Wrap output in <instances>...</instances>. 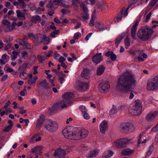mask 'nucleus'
Instances as JSON below:
<instances>
[{"instance_id":"f257e3e1","label":"nucleus","mask_w":158,"mask_h":158,"mask_svg":"<svg viewBox=\"0 0 158 158\" xmlns=\"http://www.w3.org/2000/svg\"><path fill=\"white\" fill-rule=\"evenodd\" d=\"M136 85L135 76L129 72L121 76L118 80L117 89L120 91H127L133 89Z\"/></svg>"},{"instance_id":"f03ea898","label":"nucleus","mask_w":158,"mask_h":158,"mask_svg":"<svg viewBox=\"0 0 158 158\" xmlns=\"http://www.w3.org/2000/svg\"><path fill=\"white\" fill-rule=\"evenodd\" d=\"M158 27L157 25H152L151 27L148 26L142 27L139 29L137 35V37L142 41H147L151 38L154 31L152 28H154Z\"/></svg>"},{"instance_id":"7ed1b4c3","label":"nucleus","mask_w":158,"mask_h":158,"mask_svg":"<svg viewBox=\"0 0 158 158\" xmlns=\"http://www.w3.org/2000/svg\"><path fill=\"white\" fill-rule=\"evenodd\" d=\"M62 132L65 137L67 139L73 140H79L81 139L79 130L77 128H66L63 130Z\"/></svg>"},{"instance_id":"20e7f679","label":"nucleus","mask_w":158,"mask_h":158,"mask_svg":"<svg viewBox=\"0 0 158 158\" xmlns=\"http://www.w3.org/2000/svg\"><path fill=\"white\" fill-rule=\"evenodd\" d=\"M141 110L142 106L141 102L137 100L135 102L134 106L132 108H130L128 112L133 115L138 116L141 114Z\"/></svg>"},{"instance_id":"39448f33","label":"nucleus","mask_w":158,"mask_h":158,"mask_svg":"<svg viewBox=\"0 0 158 158\" xmlns=\"http://www.w3.org/2000/svg\"><path fill=\"white\" fill-rule=\"evenodd\" d=\"M147 89L150 91L158 89V75L155 76L150 81H148L147 84Z\"/></svg>"},{"instance_id":"423d86ee","label":"nucleus","mask_w":158,"mask_h":158,"mask_svg":"<svg viewBox=\"0 0 158 158\" xmlns=\"http://www.w3.org/2000/svg\"><path fill=\"white\" fill-rule=\"evenodd\" d=\"M120 130L124 133L132 132L135 128L133 125L130 123H125L121 124L120 126Z\"/></svg>"},{"instance_id":"0eeeda50","label":"nucleus","mask_w":158,"mask_h":158,"mask_svg":"<svg viewBox=\"0 0 158 158\" xmlns=\"http://www.w3.org/2000/svg\"><path fill=\"white\" fill-rule=\"evenodd\" d=\"M2 24L6 26L4 31L5 32H10L13 30L16 25V23L15 22H13L10 24V22L7 20H3L1 22Z\"/></svg>"},{"instance_id":"6e6552de","label":"nucleus","mask_w":158,"mask_h":158,"mask_svg":"<svg viewBox=\"0 0 158 158\" xmlns=\"http://www.w3.org/2000/svg\"><path fill=\"white\" fill-rule=\"evenodd\" d=\"M44 127L48 131L53 132L57 129L58 124L56 122L49 120L47 123L44 125Z\"/></svg>"},{"instance_id":"1a4fd4ad","label":"nucleus","mask_w":158,"mask_h":158,"mask_svg":"<svg viewBox=\"0 0 158 158\" xmlns=\"http://www.w3.org/2000/svg\"><path fill=\"white\" fill-rule=\"evenodd\" d=\"M110 86L109 82L107 81H102L100 83L98 88L100 91L102 93H106L109 90Z\"/></svg>"},{"instance_id":"9d476101","label":"nucleus","mask_w":158,"mask_h":158,"mask_svg":"<svg viewBox=\"0 0 158 158\" xmlns=\"http://www.w3.org/2000/svg\"><path fill=\"white\" fill-rule=\"evenodd\" d=\"M77 86L75 88L77 90L83 91H85L88 88L89 85L86 83L78 81L77 82Z\"/></svg>"},{"instance_id":"9b49d317","label":"nucleus","mask_w":158,"mask_h":158,"mask_svg":"<svg viewBox=\"0 0 158 158\" xmlns=\"http://www.w3.org/2000/svg\"><path fill=\"white\" fill-rule=\"evenodd\" d=\"M129 142V140L126 138H123L114 142L116 146L119 148L125 147Z\"/></svg>"},{"instance_id":"f8f14e48","label":"nucleus","mask_w":158,"mask_h":158,"mask_svg":"<svg viewBox=\"0 0 158 158\" xmlns=\"http://www.w3.org/2000/svg\"><path fill=\"white\" fill-rule=\"evenodd\" d=\"M66 154L65 151L64 149L58 148L55 151L53 156L56 158H65Z\"/></svg>"},{"instance_id":"ddd939ff","label":"nucleus","mask_w":158,"mask_h":158,"mask_svg":"<svg viewBox=\"0 0 158 158\" xmlns=\"http://www.w3.org/2000/svg\"><path fill=\"white\" fill-rule=\"evenodd\" d=\"M72 102L70 101H67L66 100H64L61 101L59 103L55 104L54 106L55 107H61L62 108H65L67 107L66 104L68 105L71 104Z\"/></svg>"},{"instance_id":"4468645a","label":"nucleus","mask_w":158,"mask_h":158,"mask_svg":"<svg viewBox=\"0 0 158 158\" xmlns=\"http://www.w3.org/2000/svg\"><path fill=\"white\" fill-rule=\"evenodd\" d=\"M102 53H97L93 56L92 57V61L96 64L100 63L102 60Z\"/></svg>"},{"instance_id":"2eb2a0df","label":"nucleus","mask_w":158,"mask_h":158,"mask_svg":"<svg viewBox=\"0 0 158 158\" xmlns=\"http://www.w3.org/2000/svg\"><path fill=\"white\" fill-rule=\"evenodd\" d=\"M108 128L107 122L104 121L102 122L100 126V132L102 134H104Z\"/></svg>"},{"instance_id":"dca6fc26","label":"nucleus","mask_w":158,"mask_h":158,"mask_svg":"<svg viewBox=\"0 0 158 158\" xmlns=\"http://www.w3.org/2000/svg\"><path fill=\"white\" fill-rule=\"evenodd\" d=\"M139 22V21H136L135 23L133 25L131 29V36L134 39H135V36L136 35L137 27L138 25Z\"/></svg>"},{"instance_id":"f3484780","label":"nucleus","mask_w":158,"mask_h":158,"mask_svg":"<svg viewBox=\"0 0 158 158\" xmlns=\"http://www.w3.org/2000/svg\"><path fill=\"white\" fill-rule=\"evenodd\" d=\"M90 70L87 68L84 69L82 71L81 75L85 79H88L90 77Z\"/></svg>"},{"instance_id":"a211bd4d","label":"nucleus","mask_w":158,"mask_h":158,"mask_svg":"<svg viewBox=\"0 0 158 158\" xmlns=\"http://www.w3.org/2000/svg\"><path fill=\"white\" fill-rule=\"evenodd\" d=\"M45 120L44 116L43 115H40L38 119L36 127L37 128H40L43 125Z\"/></svg>"},{"instance_id":"6ab92c4d","label":"nucleus","mask_w":158,"mask_h":158,"mask_svg":"<svg viewBox=\"0 0 158 158\" xmlns=\"http://www.w3.org/2000/svg\"><path fill=\"white\" fill-rule=\"evenodd\" d=\"M125 35V34L124 33H123L121 34H120L119 35L115 40V44L116 46V47L117 48L118 47V46L120 43L121 42V41L122 40L124 37Z\"/></svg>"},{"instance_id":"aec40b11","label":"nucleus","mask_w":158,"mask_h":158,"mask_svg":"<svg viewBox=\"0 0 158 158\" xmlns=\"http://www.w3.org/2000/svg\"><path fill=\"white\" fill-rule=\"evenodd\" d=\"M79 130V134L81 136V139L84 138H86L88 134V131L84 129H81V128H78Z\"/></svg>"},{"instance_id":"412c9836","label":"nucleus","mask_w":158,"mask_h":158,"mask_svg":"<svg viewBox=\"0 0 158 158\" xmlns=\"http://www.w3.org/2000/svg\"><path fill=\"white\" fill-rule=\"evenodd\" d=\"M89 18V15L88 12H83L80 15L79 19L81 20L84 22L88 20Z\"/></svg>"},{"instance_id":"4be33fe9","label":"nucleus","mask_w":158,"mask_h":158,"mask_svg":"<svg viewBox=\"0 0 158 158\" xmlns=\"http://www.w3.org/2000/svg\"><path fill=\"white\" fill-rule=\"evenodd\" d=\"M143 134L144 133L142 132L139 135L138 140L137 142L138 146H139L140 143H144L147 140L145 136H143L142 137V136Z\"/></svg>"},{"instance_id":"5701e85b","label":"nucleus","mask_w":158,"mask_h":158,"mask_svg":"<svg viewBox=\"0 0 158 158\" xmlns=\"http://www.w3.org/2000/svg\"><path fill=\"white\" fill-rule=\"evenodd\" d=\"M39 85L45 89H50V86L49 84L45 80H44L39 83Z\"/></svg>"},{"instance_id":"b1692460","label":"nucleus","mask_w":158,"mask_h":158,"mask_svg":"<svg viewBox=\"0 0 158 158\" xmlns=\"http://www.w3.org/2000/svg\"><path fill=\"white\" fill-rule=\"evenodd\" d=\"M105 56L108 57H110L112 61H115L116 58V56L112 51H110L105 53Z\"/></svg>"},{"instance_id":"393cba45","label":"nucleus","mask_w":158,"mask_h":158,"mask_svg":"<svg viewBox=\"0 0 158 158\" xmlns=\"http://www.w3.org/2000/svg\"><path fill=\"white\" fill-rule=\"evenodd\" d=\"M155 116V113L151 112L147 115L146 118L148 121H151L154 119Z\"/></svg>"},{"instance_id":"a878e982","label":"nucleus","mask_w":158,"mask_h":158,"mask_svg":"<svg viewBox=\"0 0 158 158\" xmlns=\"http://www.w3.org/2000/svg\"><path fill=\"white\" fill-rule=\"evenodd\" d=\"M105 67L103 65H100L97 69V74L99 75H101L104 72Z\"/></svg>"},{"instance_id":"bb28decb","label":"nucleus","mask_w":158,"mask_h":158,"mask_svg":"<svg viewBox=\"0 0 158 158\" xmlns=\"http://www.w3.org/2000/svg\"><path fill=\"white\" fill-rule=\"evenodd\" d=\"M73 95L74 94L73 93L67 92L62 95V97L65 100H68L73 98Z\"/></svg>"},{"instance_id":"cd10ccee","label":"nucleus","mask_w":158,"mask_h":158,"mask_svg":"<svg viewBox=\"0 0 158 158\" xmlns=\"http://www.w3.org/2000/svg\"><path fill=\"white\" fill-rule=\"evenodd\" d=\"M58 4L56 3H51L47 5L46 6L48 8H50L51 10H54L58 6Z\"/></svg>"},{"instance_id":"c85d7f7f","label":"nucleus","mask_w":158,"mask_h":158,"mask_svg":"<svg viewBox=\"0 0 158 158\" xmlns=\"http://www.w3.org/2000/svg\"><path fill=\"white\" fill-rule=\"evenodd\" d=\"M133 151V150H131L130 149H126L122 151L121 154L123 156L131 155Z\"/></svg>"},{"instance_id":"c756f323","label":"nucleus","mask_w":158,"mask_h":158,"mask_svg":"<svg viewBox=\"0 0 158 158\" xmlns=\"http://www.w3.org/2000/svg\"><path fill=\"white\" fill-rule=\"evenodd\" d=\"M118 111V109L116 107H113L110 111L109 114L111 118L114 117Z\"/></svg>"},{"instance_id":"7c9ffc66","label":"nucleus","mask_w":158,"mask_h":158,"mask_svg":"<svg viewBox=\"0 0 158 158\" xmlns=\"http://www.w3.org/2000/svg\"><path fill=\"white\" fill-rule=\"evenodd\" d=\"M113 152L111 150H108L107 153H104L102 155L103 158H108L112 156Z\"/></svg>"},{"instance_id":"2f4dec72","label":"nucleus","mask_w":158,"mask_h":158,"mask_svg":"<svg viewBox=\"0 0 158 158\" xmlns=\"http://www.w3.org/2000/svg\"><path fill=\"white\" fill-rule=\"evenodd\" d=\"M50 39L48 37L45 35H44L42 38L41 43L43 42L45 44H47L50 42Z\"/></svg>"},{"instance_id":"473e14b6","label":"nucleus","mask_w":158,"mask_h":158,"mask_svg":"<svg viewBox=\"0 0 158 158\" xmlns=\"http://www.w3.org/2000/svg\"><path fill=\"white\" fill-rule=\"evenodd\" d=\"M27 63H24L19 67L18 70L19 72H24L27 69Z\"/></svg>"},{"instance_id":"72a5a7b5","label":"nucleus","mask_w":158,"mask_h":158,"mask_svg":"<svg viewBox=\"0 0 158 158\" xmlns=\"http://www.w3.org/2000/svg\"><path fill=\"white\" fill-rule=\"evenodd\" d=\"M37 79V77L35 76L33 79H29L27 81V83L30 85H32L33 84L35 83Z\"/></svg>"},{"instance_id":"f704fd0d","label":"nucleus","mask_w":158,"mask_h":158,"mask_svg":"<svg viewBox=\"0 0 158 158\" xmlns=\"http://www.w3.org/2000/svg\"><path fill=\"white\" fill-rule=\"evenodd\" d=\"M98 152L95 150H94L90 152V154L88 156L89 158H93L95 157L98 154Z\"/></svg>"},{"instance_id":"c9c22d12","label":"nucleus","mask_w":158,"mask_h":158,"mask_svg":"<svg viewBox=\"0 0 158 158\" xmlns=\"http://www.w3.org/2000/svg\"><path fill=\"white\" fill-rule=\"evenodd\" d=\"M40 17L38 15L33 16L31 19V21L34 23L40 20Z\"/></svg>"},{"instance_id":"e433bc0d","label":"nucleus","mask_w":158,"mask_h":158,"mask_svg":"<svg viewBox=\"0 0 158 158\" xmlns=\"http://www.w3.org/2000/svg\"><path fill=\"white\" fill-rule=\"evenodd\" d=\"M21 73L19 75V77L20 78L23 79H26L27 78L28 76L26 73L24 72H21Z\"/></svg>"},{"instance_id":"4c0bfd02","label":"nucleus","mask_w":158,"mask_h":158,"mask_svg":"<svg viewBox=\"0 0 158 158\" xmlns=\"http://www.w3.org/2000/svg\"><path fill=\"white\" fill-rule=\"evenodd\" d=\"M31 150L32 153H38V152L40 151V148L39 146H37L32 148Z\"/></svg>"},{"instance_id":"58836bf2","label":"nucleus","mask_w":158,"mask_h":158,"mask_svg":"<svg viewBox=\"0 0 158 158\" xmlns=\"http://www.w3.org/2000/svg\"><path fill=\"white\" fill-rule=\"evenodd\" d=\"M80 7L82 9L84 12H88V9L84 3L82 2L80 4Z\"/></svg>"},{"instance_id":"ea45409f","label":"nucleus","mask_w":158,"mask_h":158,"mask_svg":"<svg viewBox=\"0 0 158 158\" xmlns=\"http://www.w3.org/2000/svg\"><path fill=\"white\" fill-rule=\"evenodd\" d=\"M81 0H72V4L74 6V8L77 10L78 8V6L77 5V2L80 3Z\"/></svg>"},{"instance_id":"a19ab883","label":"nucleus","mask_w":158,"mask_h":158,"mask_svg":"<svg viewBox=\"0 0 158 158\" xmlns=\"http://www.w3.org/2000/svg\"><path fill=\"white\" fill-rule=\"evenodd\" d=\"M40 35L37 34L35 36H34V37L32 38V40L35 43H38L39 42V39L40 38Z\"/></svg>"},{"instance_id":"79ce46f5","label":"nucleus","mask_w":158,"mask_h":158,"mask_svg":"<svg viewBox=\"0 0 158 158\" xmlns=\"http://www.w3.org/2000/svg\"><path fill=\"white\" fill-rule=\"evenodd\" d=\"M154 149V147L153 145H152L149 147L148 151L147 153V156H148L151 154L152 152L153 151Z\"/></svg>"},{"instance_id":"37998d69","label":"nucleus","mask_w":158,"mask_h":158,"mask_svg":"<svg viewBox=\"0 0 158 158\" xmlns=\"http://www.w3.org/2000/svg\"><path fill=\"white\" fill-rule=\"evenodd\" d=\"M128 10V8H127L125 10V9H122L121 11V15L125 17L128 14L127 10Z\"/></svg>"},{"instance_id":"c03bdc74","label":"nucleus","mask_w":158,"mask_h":158,"mask_svg":"<svg viewBox=\"0 0 158 158\" xmlns=\"http://www.w3.org/2000/svg\"><path fill=\"white\" fill-rule=\"evenodd\" d=\"M37 58L39 61L41 63H42L46 59L44 56H43L41 55H38Z\"/></svg>"},{"instance_id":"a18cd8bd","label":"nucleus","mask_w":158,"mask_h":158,"mask_svg":"<svg viewBox=\"0 0 158 158\" xmlns=\"http://www.w3.org/2000/svg\"><path fill=\"white\" fill-rule=\"evenodd\" d=\"M16 13L17 16L18 17L24 18L25 17L24 15L19 10H17Z\"/></svg>"},{"instance_id":"49530a36","label":"nucleus","mask_w":158,"mask_h":158,"mask_svg":"<svg viewBox=\"0 0 158 158\" xmlns=\"http://www.w3.org/2000/svg\"><path fill=\"white\" fill-rule=\"evenodd\" d=\"M19 2V6L22 7V8H24L26 7V4L22 0H18Z\"/></svg>"},{"instance_id":"de8ad7c7","label":"nucleus","mask_w":158,"mask_h":158,"mask_svg":"<svg viewBox=\"0 0 158 158\" xmlns=\"http://www.w3.org/2000/svg\"><path fill=\"white\" fill-rule=\"evenodd\" d=\"M124 44L127 47L129 46L130 45V42L128 37H127L124 40Z\"/></svg>"},{"instance_id":"09e8293b","label":"nucleus","mask_w":158,"mask_h":158,"mask_svg":"<svg viewBox=\"0 0 158 158\" xmlns=\"http://www.w3.org/2000/svg\"><path fill=\"white\" fill-rule=\"evenodd\" d=\"M102 25L100 23L97 22L96 23V27H97L99 30L100 31H102L104 29V28L102 27Z\"/></svg>"},{"instance_id":"8fccbe9b","label":"nucleus","mask_w":158,"mask_h":158,"mask_svg":"<svg viewBox=\"0 0 158 158\" xmlns=\"http://www.w3.org/2000/svg\"><path fill=\"white\" fill-rule=\"evenodd\" d=\"M12 125H9L7 126L3 130V132H8L10 131L12 127H11Z\"/></svg>"},{"instance_id":"3c124183","label":"nucleus","mask_w":158,"mask_h":158,"mask_svg":"<svg viewBox=\"0 0 158 158\" xmlns=\"http://www.w3.org/2000/svg\"><path fill=\"white\" fill-rule=\"evenodd\" d=\"M79 110L81 111L82 113H85L87 112V110L86 109L85 107L83 106H81L79 107Z\"/></svg>"},{"instance_id":"603ef678","label":"nucleus","mask_w":158,"mask_h":158,"mask_svg":"<svg viewBox=\"0 0 158 158\" xmlns=\"http://www.w3.org/2000/svg\"><path fill=\"white\" fill-rule=\"evenodd\" d=\"M89 25L90 26H93L95 24V23L94 19V17L92 16L90 21L89 23Z\"/></svg>"},{"instance_id":"864d4df0","label":"nucleus","mask_w":158,"mask_h":158,"mask_svg":"<svg viewBox=\"0 0 158 158\" xmlns=\"http://www.w3.org/2000/svg\"><path fill=\"white\" fill-rule=\"evenodd\" d=\"M81 36V34L80 33H76L73 36V38L75 40H77Z\"/></svg>"},{"instance_id":"5fc2aeb1","label":"nucleus","mask_w":158,"mask_h":158,"mask_svg":"<svg viewBox=\"0 0 158 158\" xmlns=\"http://www.w3.org/2000/svg\"><path fill=\"white\" fill-rule=\"evenodd\" d=\"M56 78V77H54L52 79H49V81L51 83L52 85V86H55V84L54 82L55 81Z\"/></svg>"},{"instance_id":"6e6d98bb","label":"nucleus","mask_w":158,"mask_h":158,"mask_svg":"<svg viewBox=\"0 0 158 158\" xmlns=\"http://www.w3.org/2000/svg\"><path fill=\"white\" fill-rule=\"evenodd\" d=\"M8 77V76L7 74H5L3 76L1 79V81L3 82L6 80Z\"/></svg>"},{"instance_id":"4d7b16f0","label":"nucleus","mask_w":158,"mask_h":158,"mask_svg":"<svg viewBox=\"0 0 158 158\" xmlns=\"http://www.w3.org/2000/svg\"><path fill=\"white\" fill-rule=\"evenodd\" d=\"M22 56L23 59H25L26 57L28 56V54L27 52L26 51H23L22 52Z\"/></svg>"},{"instance_id":"13d9d810","label":"nucleus","mask_w":158,"mask_h":158,"mask_svg":"<svg viewBox=\"0 0 158 158\" xmlns=\"http://www.w3.org/2000/svg\"><path fill=\"white\" fill-rule=\"evenodd\" d=\"M152 14L151 12H150L146 16V19L145 20V22H148V20L150 19L151 15Z\"/></svg>"},{"instance_id":"bf43d9fd","label":"nucleus","mask_w":158,"mask_h":158,"mask_svg":"<svg viewBox=\"0 0 158 158\" xmlns=\"http://www.w3.org/2000/svg\"><path fill=\"white\" fill-rule=\"evenodd\" d=\"M62 1V0H50V3L55 2L59 4V3H61Z\"/></svg>"},{"instance_id":"052dcab7","label":"nucleus","mask_w":158,"mask_h":158,"mask_svg":"<svg viewBox=\"0 0 158 158\" xmlns=\"http://www.w3.org/2000/svg\"><path fill=\"white\" fill-rule=\"evenodd\" d=\"M25 93H27V90L26 89V87H25L24 89L20 92V95L21 96H24L25 95Z\"/></svg>"},{"instance_id":"680f3d73","label":"nucleus","mask_w":158,"mask_h":158,"mask_svg":"<svg viewBox=\"0 0 158 158\" xmlns=\"http://www.w3.org/2000/svg\"><path fill=\"white\" fill-rule=\"evenodd\" d=\"M158 0H152L150 3V6L151 7H153L156 3Z\"/></svg>"},{"instance_id":"e2e57ef3","label":"nucleus","mask_w":158,"mask_h":158,"mask_svg":"<svg viewBox=\"0 0 158 158\" xmlns=\"http://www.w3.org/2000/svg\"><path fill=\"white\" fill-rule=\"evenodd\" d=\"M158 130V123L156 126L153 127L152 129V131L154 132H156Z\"/></svg>"},{"instance_id":"0e129e2a","label":"nucleus","mask_w":158,"mask_h":158,"mask_svg":"<svg viewBox=\"0 0 158 158\" xmlns=\"http://www.w3.org/2000/svg\"><path fill=\"white\" fill-rule=\"evenodd\" d=\"M65 58H64V57H63L62 56H61L60 57L59 59V61L60 63H63L65 61Z\"/></svg>"},{"instance_id":"69168bd1","label":"nucleus","mask_w":158,"mask_h":158,"mask_svg":"<svg viewBox=\"0 0 158 158\" xmlns=\"http://www.w3.org/2000/svg\"><path fill=\"white\" fill-rule=\"evenodd\" d=\"M84 118L86 119H88L89 118V114H87L86 112L84 113L83 115Z\"/></svg>"},{"instance_id":"338daca9","label":"nucleus","mask_w":158,"mask_h":158,"mask_svg":"<svg viewBox=\"0 0 158 158\" xmlns=\"http://www.w3.org/2000/svg\"><path fill=\"white\" fill-rule=\"evenodd\" d=\"M50 27L52 30H55L56 29V27L55 26L54 23L52 22L51 23V24L50 25Z\"/></svg>"},{"instance_id":"774afa93","label":"nucleus","mask_w":158,"mask_h":158,"mask_svg":"<svg viewBox=\"0 0 158 158\" xmlns=\"http://www.w3.org/2000/svg\"><path fill=\"white\" fill-rule=\"evenodd\" d=\"M24 45L25 46L26 48L28 49H30L31 48V46L27 42L24 44Z\"/></svg>"}]
</instances>
